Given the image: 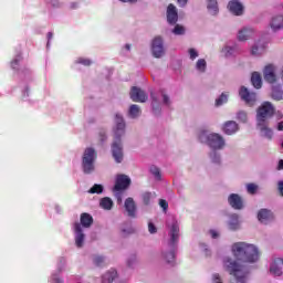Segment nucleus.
<instances>
[{
  "mask_svg": "<svg viewBox=\"0 0 283 283\" xmlns=\"http://www.w3.org/2000/svg\"><path fill=\"white\" fill-rule=\"evenodd\" d=\"M151 52L155 59H160L165 54V46L163 44V38L156 36L151 43Z\"/></svg>",
  "mask_w": 283,
  "mask_h": 283,
  "instance_id": "obj_8",
  "label": "nucleus"
},
{
  "mask_svg": "<svg viewBox=\"0 0 283 283\" xmlns=\"http://www.w3.org/2000/svg\"><path fill=\"white\" fill-rule=\"evenodd\" d=\"M21 60H19V59H15V60H13L12 62H11V67H12V70H17L18 67H19V62H20Z\"/></svg>",
  "mask_w": 283,
  "mask_h": 283,
  "instance_id": "obj_51",
  "label": "nucleus"
},
{
  "mask_svg": "<svg viewBox=\"0 0 283 283\" xmlns=\"http://www.w3.org/2000/svg\"><path fill=\"white\" fill-rule=\"evenodd\" d=\"M80 224L84 229H90V227H92V224H94V218L92 217V214H90L87 212H83L80 217Z\"/></svg>",
  "mask_w": 283,
  "mask_h": 283,
  "instance_id": "obj_20",
  "label": "nucleus"
},
{
  "mask_svg": "<svg viewBox=\"0 0 283 283\" xmlns=\"http://www.w3.org/2000/svg\"><path fill=\"white\" fill-rule=\"evenodd\" d=\"M277 169H283V159H280Z\"/></svg>",
  "mask_w": 283,
  "mask_h": 283,
  "instance_id": "obj_58",
  "label": "nucleus"
},
{
  "mask_svg": "<svg viewBox=\"0 0 283 283\" xmlns=\"http://www.w3.org/2000/svg\"><path fill=\"white\" fill-rule=\"evenodd\" d=\"M128 115L130 118H138V116H140V106L136 104L130 105Z\"/></svg>",
  "mask_w": 283,
  "mask_h": 283,
  "instance_id": "obj_28",
  "label": "nucleus"
},
{
  "mask_svg": "<svg viewBox=\"0 0 283 283\" xmlns=\"http://www.w3.org/2000/svg\"><path fill=\"white\" fill-rule=\"evenodd\" d=\"M247 189H248V193H251L253 196L258 191V185L248 184Z\"/></svg>",
  "mask_w": 283,
  "mask_h": 283,
  "instance_id": "obj_40",
  "label": "nucleus"
},
{
  "mask_svg": "<svg viewBox=\"0 0 283 283\" xmlns=\"http://www.w3.org/2000/svg\"><path fill=\"white\" fill-rule=\"evenodd\" d=\"M228 202L232 209L240 210L244 209V202L242 201V197L238 193H231L228 197Z\"/></svg>",
  "mask_w": 283,
  "mask_h": 283,
  "instance_id": "obj_12",
  "label": "nucleus"
},
{
  "mask_svg": "<svg viewBox=\"0 0 283 283\" xmlns=\"http://www.w3.org/2000/svg\"><path fill=\"white\" fill-rule=\"evenodd\" d=\"M229 101V95L227 93H222L219 98L216 99V106L220 107V105H224Z\"/></svg>",
  "mask_w": 283,
  "mask_h": 283,
  "instance_id": "obj_32",
  "label": "nucleus"
},
{
  "mask_svg": "<svg viewBox=\"0 0 283 283\" xmlns=\"http://www.w3.org/2000/svg\"><path fill=\"white\" fill-rule=\"evenodd\" d=\"M52 36H54V34H53L52 32H49V33H48V39H49V41L52 39Z\"/></svg>",
  "mask_w": 283,
  "mask_h": 283,
  "instance_id": "obj_60",
  "label": "nucleus"
},
{
  "mask_svg": "<svg viewBox=\"0 0 283 283\" xmlns=\"http://www.w3.org/2000/svg\"><path fill=\"white\" fill-rule=\"evenodd\" d=\"M164 258H165L167 264L174 265L176 262V252L174 250H171L170 252L165 254Z\"/></svg>",
  "mask_w": 283,
  "mask_h": 283,
  "instance_id": "obj_30",
  "label": "nucleus"
},
{
  "mask_svg": "<svg viewBox=\"0 0 283 283\" xmlns=\"http://www.w3.org/2000/svg\"><path fill=\"white\" fill-rule=\"evenodd\" d=\"M270 25H271L272 30H274V32L276 30H282V28H283V17L277 15V17L273 18Z\"/></svg>",
  "mask_w": 283,
  "mask_h": 283,
  "instance_id": "obj_26",
  "label": "nucleus"
},
{
  "mask_svg": "<svg viewBox=\"0 0 283 283\" xmlns=\"http://www.w3.org/2000/svg\"><path fill=\"white\" fill-rule=\"evenodd\" d=\"M130 98L134 103H146L148 96L147 93L138 86H133L130 90Z\"/></svg>",
  "mask_w": 283,
  "mask_h": 283,
  "instance_id": "obj_9",
  "label": "nucleus"
},
{
  "mask_svg": "<svg viewBox=\"0 0 283 283\" xmlns=\"http://www.w3.org/2000/svg\"><path fill=\"white\" fill-rule=\"evenodd\" d=\"M125 48H126V50H132V45H129V44H126Z\"/></svg>",
  "mask_w": 283,
  "mask_h": 283,
  "instance_id": "obj_62",
  "label": "nucleus"
},
{
  "mask_svg": "<svg viewBox=\"0 0 283 283\" xmlns=\"http://www.w3.org/2000/svg\"><path fill=\"white\" fill-rule=\"evenodd\" d=\"M123 3H136L138 0H120Z\"/></svg>",
  "mask_w": 283,
  "mask_h": 283,
  "instance_id": "obj_57",
  "label": "nucleus"
},
{
  "mask_svg": "<svg viewBox=\"0 0 283 283\" xmlns=\"http://www.w3.org/2000/svg\"><path fill=\"white\" fill-rule=\"evenodd\" d=\"M223 269L233 277H235L237 282L245 283L247 282V272H244V268L238 264V262L233 261L231 258H226L223 260Z\"/></svg>",
  "mask_w": 283,
  "mask_h": 283,
  "instance_id": "obj_4",
  "label": "nucleus"
},
{
  "mask_svg": "<svg viewBox=\"0 0 283 283\" xmlns=\"http://www.w3.org/2000/svg\"><path fill=\"white\" fill-rule=\"evenodd\" d=\"M99 207L105 211H112L114 208V201L109 197H104L99 200Z\"/></svg>",
  "mask_w": 283,
  "mask_h": 283,
  "instance_id": "obj_23",
  "label": "nucleus"
},
{
  "mask_svg": "<svg viewBox=\"0 0 283 283\" xmlns=\"http://www.w3.org/2000/svg\"><path fill=\"white\" fill-rule=\"evenodd\" d=\"M105 140H107V134L105 133V130H99V133H98L99 144L103 145L105 143Z\"/></svg>",
  "mask_w": 283,
  "mask_h": 283,
  "instance_id": "obj_41",
  "label": "nucleus"
},
{
  "mask_svg": "<svg viewBox=\"0 0 283 283\" xmlns=\"http://www.w3.org/2000/svg\"><path fill=\"white\" fill-rule=\"evenodd\" d=\"M237 118L239 119V120H241V123H247V113L245 112H243V111H241V112H239L238 113V115H237Z\"/></svg>",
  "mask_w": 283,
  "mask_h": 283,
  "instance_id": "obj_43",
  "label": "nucleus"
},
{
  "mask_svg": "<svg viewBox=\"0 0 283 283\" xmlns=\"http://www.w3.org/2000/svg\"><path fill=\"white\" fill-rule=\"evenodd\" d=\"M196 67L199 72H206L207 70V61L205 59H200L197 61Z\"/></svg>",
  "mask_w": 283,
  "mask_h": 283,
  "instance_id": "obj_33",
  "label": "nucleus"
},
{
  "mask_svg": "<svg viewBox=\"0 0 283 283\" xmlns=\"http://www.w3.org/2000/svg\"><path fill=\"white\" fill-rule=\"evenodd\" d=\"M223 133L227 134V136H233V134H235L238 132V129H240V127L238 126V123H235V120H228L223 124Z\"/></svg>",
  "mask_w": 283,
  "mask_h": 283,
  "instance_id": "obj_18",
  "label": "nucleus"
},
{
  "mask_svg": "<svg viewBox=\"0 0 283 283\" xmlns=\"http://www.w3.org/2000/svg\"><path fill=\"white\" fill-rule=\"evenodd\" d=\"M279 192L280 196H283V181H279Z\"/></svg>",
  "mask_w": 283,
  "mask_h": 283,
  "instance_id": "obj_53",
  "label": "nucleus"
},
{
  "mask_svg": "<svg viewBox=\"0 0 283 283\" xmlns=\"http://www.w3.org/2000/svg\"><path fill=\"white\" fill-rule=\"evenodd\" d=\"M150 172L153 174V176H155V178L157 180H160L161 175H160V168L156 167V166H151L150 167Z\"/></svg>",
  "mask_w": 283,
  "mask_h": 283,
  "instance_id": "obj_36",
  "label": "nucleus"
},
{
  "mask_svg": "<svg viewBox=\"0 0 283 283\" xmlns=\"http://www.w3.org/2000/svg\"><path fill=\"white\" fill-rule=\"evenodd\" d=\"M188 2L189 0H177V3L180 8H185V6H187Z\"/></svg>",
  "mask_w": 283,
  "mask_h": 283,
  "instance_id": "obj_52",
  "label": "nucleus"
},
{
  "mask_svg": "<svg viewBox=\"0 0 283 283\" xmlns=\"http://www.w3.org/2000/svg\"><path fill=\"white\" fill-rule=\"evenodd\" d=\"M169 235L170 244L171 247H175L180 238V227L178 226V222L172 223Z\"/></svg>",
  "mask_w": 283,
  "mask_h": 283,
  "instance_id": "obj_17",
  "label": "nucleus"
},
{
  "mask_svg": "<svg viewBox=\"0 0 283 283\" xmlns=\"http://www.w3.org/2000/svg\"><path fill=\"white\" fill-rule=\"evenodd\" d=\"M232 253L239 262H258L260 260V252L253 244L245 242H237L232 245Z\"/></svg>",
  "mask_w": 283,
  "mask_h": 283,
  "instance_id": "obj_2",
  "label": "nucleus"
},
{
  "mask_svg": "<svg viewBox=\"0 0 283 283\" xmlns=\"http://www.w3.org/2000/svg\"><path fill=\"white\" fill-rule=\"evenodd\" d=\"M142 198H143V203L147 207L150 205L151 202V192H144L142 195Z\"/></svg>",
  "mask_w": 283,
  "mask_h": 283,
  "instance_id": "obj_35",
  "label": "nucleus"
},
{
  "mask_svg": "<svg viewBox=\"0 0 283 283\" xmlns=\"http://www.w3.org/2000/svg\"><path fill=\"white\" fill-rule=\"evenodd\" d=\"M115 135L112 144V155L115 163H123V143L120 142L122 136H125V119L119 114L115 115Z\"/></svg>",
  "mask_w": 283,
  "mask_h": 283,
  "instance_id": "obj_3",
  "label": "nucleus"
},
{
  "mask_svg": "<svg viewBox=\"0 0 283 283\" xmlns=\"http://www.w3.org/2000/svg\"><path fill=\"white\" fill-rule=\"evenodd\" d=\"M148 231H149V233H157L158 229L156 228V226L153 222H149Z\"/></svg>",
  "mask_w": 283,
  "mask_h": 283,
  "instance_id": "obj_49",
  "label": "nucleus"
},
{
  "mask_svg": "<svg viewBox=\"0 0 283 283\" xmlns=\"http://www.w3.org/2000/svg\"><path fill=\"white\" fill-rule=\"evenodd\" d=\"M263 78L266 83L273 84L277 82V75L275 74V65L268 64L263 70Z\"/></svg>",
  "mask_w": 283,
  "mask_h": 283,
  "instance_id": "obj_10",
  "label": "nucleus"
},
{
  "mask_svg": "<svg viewBox=\"0 0 283 283\" xmlns=\"http://www.w3.org/2000/svg\"><path fill=\"white\" fill-rule=\"evenodd\" d=\"M55 283H63V280L56 279V282H55Z\"/></svg>",
  "mask_w": 283,
  "mask_h": 283,
  "instance_id": "obj_63",
  "label": "nucleus"
},
{
  "mask_svg": "<svg viewBox=\"0 0 283 283\" xmlns=\"http://www.w3.org/2000/svg\"><path fill=\"white\" fill-rule=\"evenodd\" d=\"M118 277V272L116 270H109L102 276V282L103 283H113L114 280Z\"/></svg>",
  "mask_w": 283,
  "mask_h": 283,
  "instance_id": "obj_24",
  "label": "nucleus"
},
{
  "mask_svg": "<svg viewBox=\"0 0 283 283\" xmlns=\"http://www.w3.org/2000/svg\"><path fill=\"white\" fill-rule=\"evenodd\" d=\"M210 235H211V238H213V240H216V238H218V233L216 232V230H210Z\"/></svg>",
  "mask_w": 283,
  "mask_h": 283,
  "instance_id": "obj_55",
  "label": "nucleus"
},
{
  "mask_svg": "<svg viewBox=\"0 0 283 283\" xmlns=\"http://www.w3.org/2000/svg\"><path fill=\"white\" fill-rule=\"evenodd\" d=\"M118 202H123V199L120 197L117 198Z\"/></svg>",
  "mask_w": 283,
  "mask_h": 283,
  "instance_id": "obj_64",
  "label": "nucleus"
},
{
  "mask_svg": "<svg viewBox=\"0 0 283 283\" xmlns=\"http://www.w3.org/2000/svg\"><path fill=\"white\" fill-rule=\"evenodd\" d=\"M172 32H174V34L182 35V34H185V27H182L180 24H176Z\"/></svg>",
  "mask_w": 283,
  "mask_h": 283,
  "instance_id": "obj_38",
  "label": "nucleus"
},
{
  "mask_svg": "<svg viewBox=\"0 0 283 283\" xmlns=\"http://www.w3.org/2000/svg\"><path fill=\"white\" fill-rule=\"evenodd\" d=\"M258 220L266 223L269 220H273V212L269 209H261L258 213Z\"/></svg>",
  "mask_w": 283,
  "mask_h": 283,
  "instance_id": "obj_21",
  "label": "nucleus"
},
{
  "mask_svg": "<svg viewBox=\"0 0 283 283\" xmlns=\"http://www.w3.org/2000/svg\"><path fill=\"white\" fill-rule=\"evenodd\" d=\"M151 101H153V109L155 112V114H158L159 108H158V97H156V95H154V93L150 94ZM157 106V107H156Z\"/></svg>",
  "mask_w": 283,
  "mask_h": 283,
  "instance_id": "obj_37",
  "label": "nucleus"
},
{
  "mask_svg": "<svg viewBox=\"0 0 283 283\" xmlns=\"http://www.w3.org/2000/svg\"><path fill=\"white\" fill-rule=\"evenodd\" d=\"M74 231H75V244L78 249L83 247V242H85V234L83 233V227H81V223L75 222L74 223Z\"/></svg>",
  "mask_w": 283,
  "mask_h": 283,
  "instance_id": "obj_13",
  "label": "nucleus"
},
{
  "mask_svg": "<svg viewBox=\"0 0 283 283\" xmlns=\"http://www.w3.org/2000/svg\"><path fill=\"white\" fill-rule=\"evenodd\" d=\"M207 145H209V147L214 150L222 149L226 145L224 137L218 133H212L207 136Z\"/></svg>",
  "mask_w": 283,
  "mask_h": 283,
  "instance_id": "obj_6",
  "label": "nucleus"
},
{
  "mask_svg": "<svg viewBox=\"0 0 283 283\" xmlns=\"http://www.w3.org/2000/svg\"><path fill=\"white\" fill-rule=\"evenodd\" d=\"M251 53L254 56H258V54H260V46H258V45L252 46Z\"/></svg>",
  "mask_w": 283,
  "mask_h": 283,
  "instance_id": "obj_50",
  "label": "nucleus"
},
{
  "mask_svg": "<svg viewBox=\"0 0 283 283\" xmlns=\"http://www.w3.org/2000/svg\"><path fill=\"white\" fill-rule=\"evenodd\" d=\"M208 10L212 11V14H218V0H208Z\"/></svg>",
  "mask_w": 283,
  "mask_h": 283,
  "instance_id": "obj_31",
  "label": "nucleus"
},
{
  "mask_svg": "<svg viewBox=\"0 0 283 283\" xmlns=\"http://www.w3.org/2000/svg\"><path fill=\"white\" fill-rule=\"evenodd\" d=\"M211 161L214 163V165H220V154L213 151L210 154Z\"/></svg>",
  "mask_w": 283,
  "mask_h": 283,
  "instance_id": "obj_39",
  "label": "nucleus"
},
{
  "mask_svg": "<svg viewBox=\"0 0 283 283\" xmlns=\"http://www.w3.org/2000/svg\"><path fill=\"white\" fill-rule=\"evenodd\" d=\"M240 229V221L238 220V216L233 214L231 221L229 222L230 231H238Z\"/></svg>",
  "mask_w": 283,
  "mask_h": 283,
  "instance_id": "obj_29",
  "label": "nucleus"
},
{
  "mask_svg": "<svg viewBox=\"0 0 283 283\" xmlns=\"http://www.w3.org/2000/svg\"><path fill=\"white\" fill-rule=\"evenodd\" d=\"M188 52L191 61H196V59H198V51H196V49H189Z\"/></svg>",
  "mask_w": 283,
  "mask_h": 283,
  "instance_id": "obj_44",
  "label": "nucleus"
},
{
  "mask_svg": "<svg viewBox=\"0 0 283 283\" xmlns=\"http://www.w3.org/2000/svg\"><path fill=\"white\" fill-rule=\"evenodd\" d=\"M271 97L273 101H283V91L281 85L272 86Z\"/></svg>",
  "mask_w": 283,
  "mask_h": 283,
  "instance_id": "obj_25",
  "label": "nucleus"
},
{
  "mask_svg": "<svg viewBox=\"0 0 283 283\" xmlns=\"http://www.w3.org/2000/svg\"><path fill=\"white\" fill-rule=\"evenodd\" d=\"M159 206L161 207V209H164V211H167V209H169V203L165 199L159 200Z\"/></svg>",
  "mask_w": 283,
  "mask_h": 283,
  "instance_id": "obj_45",
  "label": "nucleus"
},
{
  "mask_svg": "<svg viewBox=\"0 0 283 283\" xmlns=\"http://www.w3.org/2000/svg\"><path fill=\"white\" fill-rule=\"evenodd\" d=\"M203 138H205V133H201L200 136H199V139L203 140Z\"/></svg>",
  "mask_w": 283,
  "mask_h": 283,
  "instance_id": "obj_61",
  "label": "nucleus"
},
{
  "mask_svg": "<svg viewBox=\"0 0 283 283\" xmlns=\"http://www.w3.org/2000/svg\"><path fill=\"white\" fill-rule=\"evenodd\" d=\"M239 95H240L241 99L244 101V103H247V105L255 104L256 95H255V93L249 92L248 87L241 86V88L239 91Z\"/></svg>",
  "mask_w": 283,
  "mask_h": 283,
  "instance_id": "obj_11",
  "label": "nucleus"
},
{
  "mask_svg": "<svg viewBox=\"0 0 283 283\" xmlns=\"http://www.w3.org/2000/svg\"><path fill=\"white\" fill-rule=\"evenodd\" d=\"M277 130H279V132H283V122H280V123L277 124Z\"/></svg>",
  "mask_w": 283,
  "mask_h": 283,
  "instance_id": "obj_56",
  "label": "nucleus"
},
{
  "mask_svg": "<svg viewBox=\"0 0 283 283\" xmlns=\"http://www.w3.org/2000/svg\"><path fill=\"white\" fill-rule=\"evenodd\" d=\"M253 36V29L251 28H243L239 31L238 40L239 41H249Z\"/></svg>",
  "mask_w": 283,
  "mask_h": 283,
  "instance_id": "obj_22",
  "label": "nucleus"
},
{
  "mask_svg": "<svg viewBox=\"0 0 283 283\" xmlns=\"http://www.w3.org/2000/svg\"><path fill=\"white\" fill-rule=\"evenodd\" d=\"M129 185H132V179L127 175H117L113 190L125 191L129 189Z\"/></svg>",
  "mask_w": 283,
  "mask_h": 283,
  "instance_id": "obj_7",
  "label": "nucleus"
},
{
  "mask_svg": "<svg viewBox=\"0 0 283 283\" xmlns=\"http://www.w3.org/2000/svg\"><path fill=\"white\" fill-rule=\"evenodd\" d=\"M283 259H275L270 265V273L274 277H280L282 275Z\"/></svg>",
  "mask_w": 283,
  "mask_h": 283,
  "instance_id": "obj_14",
  "label": "nucleus"
},
{
  "mask_svg": "<svg viewBox=\"0 0 283 283\" xmlns=\"http://www.w3.org/2000/svg\"><path fill=\"white\" fill-rule=\"evenodd\" d=\"M124 207L129 218H136V202L134 201V198L128 197L125 200Z\"/></svg>",
  "mask_w": 283,
  "mask_h": 283,
  "instance_id": "obj_19",
  "label": "nucleus"
},
{
  "mask_svg": "<svg viewBox=\"0 0 283 283\" xmlns=\"http://www.w3.org/2000/svg\"><path fill=\"white\" fill-rule=\"evenodd\" d=\"M103 262H105V258H103V256L94 258V264H96V266H101V264H103Z\"/></svg>",
  "mask_w": 283,
  "mask_h": 283,
  "instance_id": "obj_46",
  "label": "nucleus"
},
{
  "mask_svg": "<svg viewBox=\"0 0 283 283\" xmlns=\"http://www.w3.org/2000/svg\"><path fill=\"white\" fill-rule=\"evenodd\" d=\"M251 83L255 90H260L262 87V75L258 72L252 73Z\"/></svg>",
  "mask_w": 283,
  "mask_h": 283,
  "instance_id": "obj_27",
  "label": "nucleus"
},
{
  "mask_svg": "<svg viewBox=\"0 0 283 283\" xmlns=\"http://www.w3.org/2000/svg\"><path fill=\"white\" fill-rule=\"evenodd\" d=\"M123 233H134V229L130 228L128 231L124 229Z\"/></svg>",
  "mask_w": 283,
  "mask_h": 283,
  "instance_id": "obj_59",
  "label": "nucleus"
},
{
  "mask_svg": "<svg viewBox=\"0 0 283 283\" xmlns=\"http://www.w3.org/2000/svg\"><path fill=\"white\" fill-rule=\"evenodd\" d=\"M96 150L94 148H86L82 157V169L84 174H92L94 171V163L96 160Z\"/></svg>",
  "mask_w": 283,
  "mask_h": 283,
  "instance_id": "obj_5",
  "label": "nucleus"
},
{
  "mask_svg": "<svg viewBox=\"0 0 283 283\" xmlns=\"http://www.w3.org/2000/svg\"><path fill=\"white\" fill-rule=\"evenodd\" d=\"M275 114V107L271 102H264L256 111V128L261 136L271 140L273 138V130L269 127V118Z\"/></svg>",
  "mask_w": 283,
  "mask_h": 283,
  "instance_id": "obj_1",
  "label": "nucleus"
},
{
  "mask_svg": "<svg viewBox=\"0 0 283 283\" xmlns=\"http://www.w3.org/2000/svg\"><path fill=\"white\" fill-rule=\"evenodd\" d=\"M228 10L232 12L235 17H241V14L244 12V7H242V3L238 0H231L228 3Z\"/></svg>",
  "mask_w": 283,
  "mask_h": 283,
  "instance_id": "obj_15",
  "label": "nucleus"
},
{
  "mask_svg": "<svg viewBox=\"0 0 283 283\" xmlns=\"http://www.w3.org/2000/svg\"><path fill=\"white\" fill-rule=\"evenodd\" d=\"M103 185L95 184L90 190L88 193H102L103 192Z\"/></svg>",
  "mask_w": 283,
  "mask_h": 283,
  "instance_id": "obj_34",
  "label": "nucleus"
},
{
  "mask_svg": "<svg viewBox=\"0 0 283 283\" xmlns=\"http://www.w3.org/2000/svg\"><path fill=\"white\" fill-rule=\"evenodd\" d=\"M212 282H213V283H222V276H220L219 273H214V274L212 275Z\"/></svg>",
  "mask_w": 283,
  "mask_h": 283,
  "instance_id": "obj_47",
  "label": "nucleus"
},
{
  "mask_svg": "<svg viewBox=\"0 0 283 283\" xmlns=\"http://www.w3.org/2000/svg\"><path fill=\"white\" fill-rule=\"evenodd\" d=\"M77 63H80L81 65H85L86 67H90V65H92V61L85 57H80L77 60Z\"/></svg>",
  "mask_w": 283,
  "mask_h": 283,
  "instance_id": "obj_42",
  "label": "nucleus"
},
{
  "mask_svg": "<svg viewBox=\"0 0 283 283\" xmlns=\"http://www.w3.org/2000/svg\"><path fill=\"white\" fill-rule=\"evenodd\" d=\"M161 96L164 98V105H171V99L169 98V95L161 93Z\"/></svg>",
  "mask_w": 283,
  "mask_h": 283,
  "instance_id": "obj_48",
  "label": "nucleus"
},
{
  "mask_svg": "<svg viewBox=\"0 0 283 283\" xmlns=\"http://www.w3.org/2000/svg\"><path fill=\"white\" fill-rule=\"evenodd\" d=\"M167 21L170 25H176V23H178V10L176 9V6L171 3L167 8Z\"/></svg>",
  "mask_w": 283,
  "mask_h": 283,
  "instance_id": "obj_16",
  "label": "nucleus"
},
{
  "mask_svg": "<svg viewBox=\"0 0 283 283\" xmlns=\"http://www.w3.org/2000/svg\"><path fill=\"white\" fill-rule=\"evenodd\" d=\"M76 8H78V3H77V2H72V3L70 4V9H71V10H76Z\"/></svg>",
  "mask_w": 283,
  "mask_h": 283,
  "instance_id": "obj_54",
  "label": "nucleus"
}]
</instances>
